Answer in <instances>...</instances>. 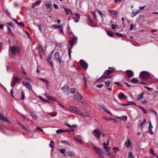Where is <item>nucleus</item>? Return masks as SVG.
I'll return each mask as SVG.
<instances>
[{
  "mask_svg": "<svg viewBox=\"0 0 158 158\" xmlns=\"http://www.w3.org/2000/svg\"><path fill=\"white\" fill-rule=\"evenodd\" d=\"M77 41V38L76 37H73L72 38L71 40H70L69 42L71 46L69 47H68V55L70 58L71 57V49L72 48V46L73 45L75 44H76Z\"/></svg>",
  "mask_w": 158,
  "mask_h": 158,
  "instance_id": "obj_1",
  "label": "nucleus"
},
{
  "mask_svg": "<svg viewBox=\"0 0 158 158\" xmlns=\"http://www.w3.org/2000/svg\"><path fill=\"white\" fill-rule=\"evenodd\" d=\"M93 148L94 149L95 152L98 154L99 158H104L105 154L102 149L95 147H94Z\"/></svg>",
  "mask_w": 158,
  "mask_h": 158,
  "instance_id": "obj_2",
  "label": "nucleus"
},
{
  "mask_svg": "<svg viewBox=\"0 0 158 158\" xmlns=\"http://www.w3.org/2000/svg\"><path fill=\"white\" fill-rule=\"evenodd\" d=\"M139 76L141 79L143 81H145L149 77L150 74L148 72L143 71L140 73Z\"/></svg>",
  "mask_w": 158,
  "mask_h": 158,
  "instance_id": "obj_3",
  "label": "nucleus"
},
{
  "mask_svg": "<svg viewBox=\"0 0 158 158\" xmlns=\"http://www.w3.org/2000/svg\"><path fill=\"white\" fill-rule=\"evenodd\" d=\"M10 51L13 54L16 55L19 53V50L17 47L16 46H13L10 48Z\"/></svg>",
  "mask_w": 158,
  "mask_h": 158,
  "instance_id": "obj_4",
  "label": "nucleus"
},
{
  "mask_svg": "<svg viewBox=\"0 0 158 158\" xmlns=\"http://www.w3.org/2000/svg\"><path fill=\"white\" fill-rule=\"evenodd\" d=\"M109 69L111 70H107L105 71L104 73L101 77L102 78H106L107 76L110 74L114 70L113 68L111 69L110 67L109 68Z\"/></svg>",
  "mask_w": 158,
  "mask_h": 158,
  "instance_id": "obj_5",
  "label": "nucleus"
},
{
  "mask_svg": "<svg viewBox=\"0 0 158 158\" xmlns=\"http://www.w3.org/2000/svg\"><path fill=\"white\" fill-rule=\"evenodd\" d=\"M21 79L19 78L18 77H14L13 78V81L11 83V87L13 88L15 85Z\"/></svg>",
  "mask_w": 158,
  "mask_h": 158,
  "instance_id": "obj_6",
  "label": "nucleus"
},
{
  "mask_svg": "<svg viewBox=\"0 0 158 158\" xmlns=\"http://www.w3.org/2000/svg\"><path fill=\"white\" fill-rule=\"evenodd\" d=\"M80 63L82 67L85 69H87L88 64L85 61L83 60H80Z\"/></svg>",
  "mask_w": 158,
  "mask_h": 158,
  "instance_id": "obj_7",
  "label": "nucleus"
},
{
  "mask_svg": "<svg viewBox=\"0 0 158 158\" xmlns=\"http://www.w3.org/2000/svg\"><path fill=\"white\" fill-rule=\"evenodd\" d=\"M0 119L3 121H6L8 123H10L11 122L10 121L7 119V118L4 116L3 115L2 113L0 112Z\"/></svg>",
  "mask_w": 158,
  "mask_h": 158,
  "instance_id": "obj_8",
  "label": "nucleus"
},
{
  "mask_svg": "<svg viewBox=\"0 0 158 158\" xmlns=\"http://www.w3.org/2000/svg\"><path fill=\"white\" fill-rule=\"evenodd\" d=\"M62 90L64 93L67 95L69 94V87L67 85H65L62 89Z\"/></svg>",
  "mask_w": 158,
  "mask_h": 158,
  "instance_id": "obj_9",
  "label": "nucleus"
},
{
  "mask_svg": "<svg viewBox=\"0 0 158 158\" xmlns=\"http://www.w3.org/2000/svg\"><path fill=\"white\" fill-rule=\"evenodd\" d=\"M93 135L97 138L98 139L100 135V132L98 130H94L93 132Z\"/></svg>",
  "mask_w": 158,
  "mask_h": 158,
  "instance_id": "obj_10",
  "label": "nucleus"
},
{
  "mask_svg": "<svg viewBox=\"0 0 158 158\" xmlns=\"http://www.w3.org/2000/svg\"><path fill=\"white\" fill-rule=\"evenodd\" d=\"M69 110L70 112L74 113H76L77 111V108L75 106H70L69 107Z\"/></svg>",
  "mask_w": 158,
  "mask_h": 158,
  "instance_id": "obj_11",
  "label": "nucleus"
},
{
  "mask_svg": "<svg viewBox=\"0 0 158 158\" xmlns=\"http://www.w3.org/2000/svg\"><path fill=\"white\" fill-rule=\"evenodd\" d=\"M118 97L119 99H123L125 100L127 99V97L122 93H120L118 94Z\"/></svg>",
  "mask_w": 158,
  "mask_h": 158,
  "instance_id": "obj_12",
  "label": "nucleus"
},
{
  "mask_svg": "<svg viewBox=\"0 0 158 158\" xmlns=\"http://www.w3.org/2000/svg\"><path fill=\"white\" fill-rule=\"evenodd\" d=\"M127 76L128 77L130 78L133 76L134 73L133 72L130 70H127L126 71Z\"/></svg>",
  "mask_w": 158,
  "mask_h": 158,
  "instance_id": "obj_13",
  "label": "nucleus"
},
{
  "mask_svg": "<svg viewBox=\"0 0 158 158\" xmlns=\"http://www.w3.org/2000/svg\"><path fill=\"white\" fill-rule=\"evenodd\" d=\"M67 126L70 129L69 130H66V131L67 132H73L74 130V129L73 128V127H75V126L73 127V126H72L68 123L66 124Z\"/></svg>",
  "mask_w": 158,
  "mask_h": 158,
  "instance_id": "obj_14",
  "label": "nucleus"
},
{
  "mask_svg": "<svg viewBox=\"0 0 158 158\" xmlns=\"http://www.w3.org/2000/svg\"><path fill=\"white\" fill-rule=\"evenodd\" d=\"M63 7L64 9L65 12L68 15H69L70 14H71L72 15H73V14L69 9H67L64 7Z\"/></svg>",
  "mask_w": 158,
  "mask_h": 158,
  "instance_id": "obj_15",
  "label": "nucleus"
},
{
  "mask_svg": "<svg viewBox=\"0 0 158 158\" xmlns=\"http://www.w3.org/2000/svg\"><path fill=\"white\" fill-rule=\"evenodd\" d=\"M126 147L127 148H130L131 146V143L130 142V139H128L125 143Z\"/></svg>",
  "mask_w": 158,
  "mask_h": 158,
  "instance_id": "obj_16",
  "label": "nucleus"
},
{
  "mask_svg": "<svg viewBox=\"0 0 158 158\" xmlns=\"http://www.w3.org/2000/svg\"><path fill=\"white\" fill-rule=\"evenodd\" d=\"M18 124L23 129L25 130L27 132L29 133L31 132L29 128H26L22 124L20 123L19 122H18Z\"/></svg>",
  "mask_w": 158,
  "mask_h": 158,
  "instance_id": "obj_17",
  "label": "nucleus"
},
{
  "mask_svg": "<svg viewBox=\"0 0 158 158\" xmlns=\"http://www.w3.org/2000/svg\"><path fill=\"white\" fill-rule=\"evenodd\" d=\"M102 108L103 110H104L107 113L109 114L110 115H112V114L108 110L107 107L106 106H103L102 107Z\"/></svg>",
  "mask_w": 158,
  "mask_h": 158,
  "instance_id": "obj_18",
  "label": "nucleus"
},
{
  "mask_svg": "<svg viewBox=\"0 0 158 158\" xmlns=\"http://www.w3.org/2000/svg\"><path fill=\"white\" fill-rule=\"evenodd\" d=\"M143 93L139 95L135 98V99L137 101H139L143 98Z\"/></svg>",
  "mask_w": 158,
  "mask_h": 158,
  "instance_id": "obj_19",
  "label": "nucleus"
},
{
  "mask_svg": "<svg viewBox=\"0 0 158 158\" xmlns=\"http://www.w3.org/2000/svg\"><path fill=\"white\" fill-rule=\"evenodd\" d=\"M56 59L59 62V53L58 52H56L55 54Z\"/></svg>",
  "mask_w": 158,
  "mask_h": 158,
  "instance_id": "obj_20",
  "label": "nucleus"
},
{
  "mask_svg": "<svg viewBox=\"0 0 158 158\" xmlns=\"http://www.w3.org/2000/svg\"><path fill=\"white\" fill-rule=\"evenodd\" d=\"M52 57V54H50L49 55L48 57L47 58V59L48 61L49 62L51 66L52 65V63L51 61H50V60L51 59Z\"/></svg>",
  "mask_w": 158,
  "mask_h": 158,
  "instance_id": "obj_21",
  "label": "nucleus"
},
{
  "mask_svg": "<svg viewBox=\"0 0 158 158\" xmlns=\"http://www.w3.org/2000/svg\"><path fill=\"white\" fill-rule=\"evenodd\" d=\"M41 1L40 0H38L36 2L33 3L32 4V8H34L36 5V4H39L40 3Z\"/></svg>",
  "mask_w": 158,
  "mask_h": 158,
  "instance_id": "obj_22",
  "label": "nucleus"
},
{
  "mask_svg": "<svg viewBox=\"0 0 158 158\" xmlns=\"http://www.w3.org/2000/svg\"><path fill=\"white\" fill-rule=\"evenodd\" d=\"M67 154H68V155L71 156H73L74 155V153L73 152L71 151H69L67 152Z\"/></svg>",
  "mask_w": 158,
  "mask_h": 158,
  "instance_id": "obj_23",
  "label": "nucleus"
},
{
  "mask_svg": "<svg viewBox=\"0 0 158 158\" xmlns=\"http://www.w3.org/2000/svg\"><path fill=\"white\" fill-rule=\"evenodd\" d=\"M131 81L132 82L136 83L138 82V80L136 78H134L131 79Z\"/></svg>",
  "mask_w": 158,
  "mask_h": 158,
  "instance_id": "obj_24",
  "label": "nucleus"
},
{
  "mask_svg": "<svg viewBox=\"0 0 158 158\" xmlns=\"http://www.w3.org/2000/svg\"><path fill=\"white\" fill-rule=\"evenodd\" d=\"M39 79L41 80L42 82H44L46 83L47 84H48V81L45 78H39Z\"/></svg>",
  "mask_w": 158,
  "mask_h": 158,
  "instance_id": "obj_25",
  "label": "nucleus"
},
{
  "mask_svg": "<svg viewBox=\"0 0 158 158\" xmlns=\"http://www.w3.org/2000/svg\"><path fill=\"white\" fill-rule=\"evenodd\" d=\"M82 98V97L81 95L79 94H78L77 95V99L78 101H80L81 100Z\"/></svg>",
  "mask_w": 158,
  "mask_h": 158,
  "instance_id": "obj_26",
  "label": "nucleus"
},
{
  "mask_svg": "<svg viewBox=\"0 0 158 158\" xmlns=\"http://www.w3.org/2000/svg\"><path fill=\"white\" fill-rule=\"evenodd\" d=\"M109 12L113 15H115L117 14V12L116 10H109Z\"/></svg>",
  "mask_w": 158,
  "mask_h": 158,
  "instance_id": "obj_27",
  "label": "nucleus"
},
{
  "mask_svg": "<svg viewBox=\"0 0 158 158\" xmlns=\"http://www.w3.org/2000/svg\"><path fill=\"white\" fill-rule=\"evenodd\" d=\"M103 148L106 152H107L109 153L110 152V148H109L106 147L105 146H104Z\"/></svg>",
  "mask_w": 158,
  "mask_h": 158,
  "instance_id": "obj_28",
  "label": "nucleus"
},
{
  "mask_svg": "<svg viewBox=\"0 0 158 158\" xmlns=\"http://www.w3.org/2000/svg\"><path fill=\"white\" fill-rule=\"evenodd\" d=\"M45 4L46 6L48 7V8H50L52 6V5L49 2H46Z\"/></svg>",
  "mask_w": 158,
  "mask_h": 158,
  "instance_id": "obj_29",
  "label": "nucleus"
},
{
  "mask_svg": "<svg viewBox=\"0 0 158 158\" xmlns=\"http://www.w3.org/2000/svg\"><path fill=\"white\" fill-rule=\"evenodd\" d=\"M107 35L110 37H112L113 36L114 33L110 31H108L107 33Z\"/></svg>",
  "mask_w": 158,
  "mask_h": 158,
  "instance_id": "obj_30",
  "label": "nucleus"
},
{
  "mask_svg": "<svg viewBox=\"0 0 158 158\" xmlns=\"http://www.w3.org/2000/svg\"><path fill=\"white\" fill-rule=\"evenodd\" d=\"M21 95V97L20 98V99L21 100H24L25 98V96L23 92H22Z\"/></svg>",
  "mask_w": 158,
  "mask_h": 158,
  "instance_id": "obj_31",
  "label": "nucleus"
},
{
  "mask_svg": "<svg viewBox=\"0 0 158 158\" xmlns=\"http://www.w3.org/2000/svg\"><path fill=\"white\" fill-rule=\"evenodd\" d=\"M26 87L28 89L31 90L32 89L31 85L29 83L26 86Z\"/></svg>",
  "mask_w": 158,
  "mask_h": 158,
  "instance_id": "obj_32",
  "label": "nucleus"
},
{
  "mask_svg": "<svg viewBox=\"0 0 158 158\" xmlns=\"http://www.w3.org/2000/svg\"><path fill=\"white\" fill-rule=\"evenodd\" d=\"M133 155L131 152H129L128 153V155L127 158H131L133 157Z\"/></svg>",
  "mask_w": 158,
  "mask_h": 158,
  "instance_id": "obj_33",
  "label": "nucleus"
},
{
  "mask_svg": "<svg viewBox=\"0 0 158 158\" xmlns=\"http://www.w3.org/2000/svg\"><path fill=\"white\" fill-rule=\"evenodd\" d=\"M113 150H114V152L115 153H117L119 151L118 148L116 147H114L113 148Z\"/></svg>",
  "mask_w": 158,
  "mask_h": 158,
  "instance_id": "obj_34",
  "label": "nucleus"
},
{
  "mask_svg": "<svg viewBox=\"0 0 158 158\" xmlns=\"http://www.w3.org/2000/svg\"><path fill=\"white\" fill-rule=\"evenodd\" d=\"M31 115L32 117L34 118L35 119H37V117L36 115L34 113H32L31 114Z\"/></svg>",
  "mask_w": 158,
  "mask_h": 158,
  "instance_id": "obj_35",
  "label": "nucleus"
},
{
  "mask_svg": "<svg viewBox=\"0 0 158 158\" xmlns=\"http://www.w3.org/2000/svg\"><path fill=\"white\" fill-rule=\"evenodd\" d=\"M60 152L61 153L64 154V155H66L65 149H60Z\"/></svg>",
  "mask_w": 158,
  "mask_h": 158,
  "instance_id": "obj_36",
  "label": "nucleus"
},
{
  "mask_svg": "<svg viewBox=\"0 0 158 158\" xmlns=\"http://www.w3.org/2000/svg\"><path fill=\"white\" fill-rule=\"evenodd\" d=\"M49 146L50 148H52V150L53 148L54 145V142L52 141H51L50 142V143L49 144Z\"/></svg>",
  "mask_w": 158,
  "mask_h": 158,
  "instance_id": "obj_37",
  "label": "nucleus"
},
{
  "mask_svg": "<svg viewBox=\"0 0 158 158\" xmlns=\"http://www.w3.org/2000/svg\"><path fill=\"white\" fill-rule=\"evenodd\" d=\"M69 91H70V93L73 94L75 91V88H73L69 89Z\"/></svg>",
  "mask_w": 158,
  "mask_h": 158,
  "instance_id": "obj_38",
  "label": "nucleus"
},
{
  "mask_svg": "<svg viewBox=\"0 0 158 158\" xmlns=\"http://www.w3.org/2000/svg\"><path fill=\"white\" fill-rule=\"evenodd\" d=\"M51 27L53 28H58L59 27V26L56 25H52L51 26Z\"/></svg>",
  "mask_w": 158,
  "mask_h": 158,
  "instance_id": "obj_39",
  "label": "nucleus"
},
{
  "mask_svg": "<svg viewBox=\"0 0 158 158\" xmlns=\"http://www.w3.org/2000/svg\"><path fill=\"white\" fill-rule=\"evenodd\" d=\"M97 11L98 12V14L100 16L101 18H102L103 17V14L102 12L99 10H97Z\"/></svg>",
  "mask_w": 158,
  "mask_h": 158,
  "instance_id": "obj_40",
  "label": "nucleus"
},
{
  "mask_svg": "<svg viewBox=\"0 0 158 158\" xmlns=\"http://www.w3.org/2000/svg\"><path fill=\"white\" fill-rule=\"evenodd\" d=\"M146 119H145L143 122L140 123V124L139 125V126L140 128H141L142 127L143 124H144L146 122Z\"/></svg>",
  "mask_w": 158,
  "mask_h": 158,
  "instance_id": "obj_41",
  "label": "nucleus"
},
{
  "mask_svg": "<svg viewBox=\"0 0 158 158\" xmlns=\"http://www.w3.org/2000/svg\"><path fill=\"white\" fill-rule=\"evenodd\" d=\"M153 127L152 126V125L151 123V121H149V124L148 126V129H151Z\"/></svg>",
  "mask_w": 158,
  "mask_h": 158,
  "instance_id": "obj_42",
  "label": "nucleus"
},
{
  "mask_svg": "<svg viewBox=\"0 0 158 158\" xmlns=\"http://www.w3.org/2000/svg\"><path fill=\"white\" fill-rule=\"evenodd\" d=\"M105 83L106 85L108 87L110 86V81H107L105 82Z\"/></svg>",
  "mask_w": 158,
  "mask_h": 158,
  "instance_id": "obj_43",
  "label": "nucleus"
},
{
  "mask_svg": "<svg viewBox=\"0 0 158 158\" xmlns=\"http://www.w3.org/2000/svg\"><path fill=\"white\" fill-rule=\"evenodd\" d=\"M86 16L88 20L89 21L90 23L91 24L92 23H93V22L90 18V17L88 15L87 16Z\"/></svg>",
  "mask_w": 158,
  "mask_h": 158,
  "instance_id": "obj_44",
  "label": "nucleus"
},
{
  "mask_svg": "<svg viewBox=\"0 0 158 158\" xmlns=\"http://www.w3.org/2000/svg\"><path fill=\"white\" fill-rule=\"evenodd\" d=\"M115 34L117 35L119 37H123V35L121 33H118V32H116Z\"/></svg>",
  "mask_w": 158,
  "mask_h": 158,
  "instance_id": "obj_45",
  "label": "nucleus"
},
{
  "mask_svg": "<svg viewBox=\"0 0 158 158\" xmlns=\"http://www.w3.org/2000/svg\"><path fill=\"white\" fill-rule=\"evenodd\" d=\"M47 98L48 99H49L50 100H52V101H53L55 100V99H54L52 97H51V96H48L47 97Z\"/></svg>",
  "mask_w": 158,
  "mask_h": 158,
  "instance_id": "obj_46",
  "label": "nucleus"
},
{
  "mask_svg": "<svg viewBox=\"0 0 158 158\" xmlns=\"http://www.w3.org/2000/svg\"><path fill=\"white\" fill-rule=\"evenodd\" d=\"M13 89H11L10 91V95L11 97H12L13 98L14 97L13 94Z\"/></svg>",
  "mask_w": 158,
  "mask_h": 158,
  "instance_id": "obj_47",
  "label": "nucleus"
},
{
  "mask_svg": "<svg viewBox=\"0 0 158 158\" xmlns=\"http://www.w3.org/2000/svg\"><path fill=\"white\" fill-rule=\"evenodd\" d=\"M150 153L151 154H152V155H153L154 156H156V155L153 152V151L152 150V148H150Z\"/></svg>",
  "mask_w": 158,
  "mask_h": 158,
  "instance_id": "obj_48",
  "label": "nucleus"
},
{
  "mask_svg": "<svg viewBox=\"0 0 158 158\" xmlns=\"http://www.w3.org/2000/svg\"><path fill=\"white\" fill-rule=\"evenodd\" d=\"M37 129H39L40 131H43V130L42 129H41L40 127H37L35 129H34V131L36 132V130Z\"/></svg>",
  "mask_w": 158,
  "mask_h": 158,
  "instance_id": "obj_49",
  "label": "nucleus"
},
{
  "mask_svg": "<svg viewBox=\"0 0 158 158\" xmlns=\"http://www.w3.org/2000/svg\"><path fill=\"white\" fill-rule=\"evenodd\" d=\"M37 26H38L39 28V29L40 31H41V29L42 28V25H39L38 24L37 25Z\"/></svg>",
  "mask_w": 158,
  "mask_h": 158,
  "instance_id": "obj_50",
  "label": "nucleus"
},
{
  "mask_svg": "<svg viewBox=\"0 0 158 158\" xmlns=\"http://www.w3.org/2000/svg\"><path fill=\"white\" fill-rule=\"evenodd\" d=\"M6 14L7 15H8V16H10L11 15L9 10L8 9H7L6 10Z\"/></svg>",
  "mask_w": 158,
  "mask_h": 158,
  "instance_id": "obj_51",
  "label": "nucleus"
},
{
  "mask_svg": "<svg viewBox=\"0 0 158 158\" xmlns=\"http://www.w3.org/2000/svg\"><path fill=\"white\" fill-rule=\"evenodd\" d=\"M133 27H134V25L132 24H130V30H131L133 29Z\"/></svg>",
  "mask_w": 158,
  "mask_h": 158,
  "instance_id": "obj_52",
  "label": "nucleus"
},
{
  "mask_svg": "<svg viewBox=\"0 0 158 158\" xmlns=\"http://www.w3.org/2000/svg\"><path fill=\"white\" fill-rule=\"evenodd\" d=\"M114 84L116 85L119 86H121L120 83L119 82H114Z\"/></svg>",
  "mask_w": 158,
  "mask_h": 158,
  "instance_id": "obj_53",
  "label": "nucleus"
},
{
  "mask_svg": "<svg viewBox=\"0 0 158 158\" xmlns=\"http://www.w3.org/2000/svg\"><path fill=\"white\" fill-rule=\"evenodd\" d=\"M19 25L20 27H24L25 26L23 24V23L22 22H20L19 23Z\"/></svg>",
  "mask_w": 158,
  "mask_h": 158,
  "instance_id": "obj_54",
  "label": "nucleus"
},
{
  "mask_svg": "<svg viewBox=\"0 0 158 158\" xmlns=\"http://www.w3.org/2000/svg\"><path fill=\"white\" fill-rule=\"evenodd\" d=\"M60 32L62 34H63L64 32L63 31L62 28L60 26Z\"/></svg>",
  "mask_w": 158,
  "mask_h": 158,
  "instance_id": "obj_55",
  "label": "nucleus"
},
{
  "mask_svg": "<svg viewBox=\"0 0 158 158\" xmlns=\"http://www.w3.org/2000/svg\"><path fill=\"white\" fill-rule=\"evenodd\" d=\"M28 82H27L26 81H23V84L25 86L27 85L29 83Z\"/></svg>",
  "mask_w": 158,
  "mask_h": 158,
  "instance_id": "obj_56",
  "label": "nucleus"
},
{
  "mask_svg": "<svg viewBox=\"0 0 158 158\" xmlns=\"http://www.w3.org/2000/svg\"><path fill=\"white\" fill-rule=\"evenodd\" d=\"M103 85L102 84H100V85H97V87L98 88H101Z\"/></svg>",
  "mask_w": 158,
  "mask_h": 158,
  "instance_id": "obj_57",
  "label": "nucleus"
},
{
  "mask_svg": "<svg viewBox=\"0 0 158 158\" xmlns=\"http://www.w3.org/2000/svg\"><path fill=\"white\" fill-rule=\"evenodd\" d=\"M109 139H108L106 143H104L103 144L104 146H105V145H109Z\"/></svg>",
  "mask_w": 158,
  "mask_h": 158,
  "instance_id": "obj_58",
  "label": "nucleus"
},
{
  "mask_svg": "<svg viewBox=\"0 0 158 158\" xmlns=\"http://www.w3.org/2000/svg\"><path fill=\"white\" fill-rule=\"evenodd\" d=\"M21 69L22 70L23 72V73L24 74V75H26V73L25 71V69L23 67H21Z\"/></svg>",
  "mask_w": 158,
  "mask_h": 158,
  "instance_id": "obj_59",
  "label": "nucleus"
},
{
  "mask_svg": "<svg viewBox=\"0 0 158 158\" xmlns=\"http://www.w3.org/2000/svg\"><path fill=\"white\" fill-rule=\"evenodd\" d=\"M116 27V26L115 25L112 24L111 28L113 29H114Z\"/></svg>",
  "mask_w": 158,
  "mask_h": 158,
  "instance_id": "obj_60",
  "label": "nucleus"
},
{
  "mask_svg": "<svg viewBox=\"0 0 158 158\" xmlns=\"http://www.w3.org/2000/svg\"><path fill=\"white\" fill-rule=\"evenodd\" d=\"M53 6L55 8H56V9H58V6L56 4L54 3L53 4Z\"/></svg>",
  "mask_w": 158,
  "mask_h": 158,
  "instance_id": "obj_61",
  "label": "nucleus"
},
{
  "mask_svg": "<svg viewBox=\"0 0 158 158\" xmlns=\"http://www.w3.org/2000/svg\"><path fill=\"white\" fill-rule=\"evenodd\" d=\"M137 14L134 11L132 12V17H135Z\"/></svg>",
  "mask_w": 158,
  "mask_h": 158,
  "instance_id": "obj_62",
  "label": "nucleus"
},
{
  "mask_svg": "<svg viewBox=\"0 0 158 158\" xmlns=\"http://www.w3.org/2000/svg\"><path fill=\"white\" fill-rule=\"evenodd\" d=\"M148 131H149V134L151 135H152L153 134V132L152 131V129H148Z\"/></svg>",
  "mask_w": 158,
  "mask_h": 158,
  "instance_id": "obj_63",
  "label": "nucleus"
},
{
  "mask_svg": "<svg viewBox=\"0 0 158 158\" xmlns=\"http://www.w3.org/2000/svg\"><path fill=\"white\" fill-rule=\"evenodd\" d=\"M60 142H61V143H63L65 144H68L67 142L66 141L62 140V141H61Z\"/></svg>",
  "mask_w": 158,
  "mask_h": 158,
  "instance_id": "obj_64",
  "label": "nucleus"
}]
</instances>
